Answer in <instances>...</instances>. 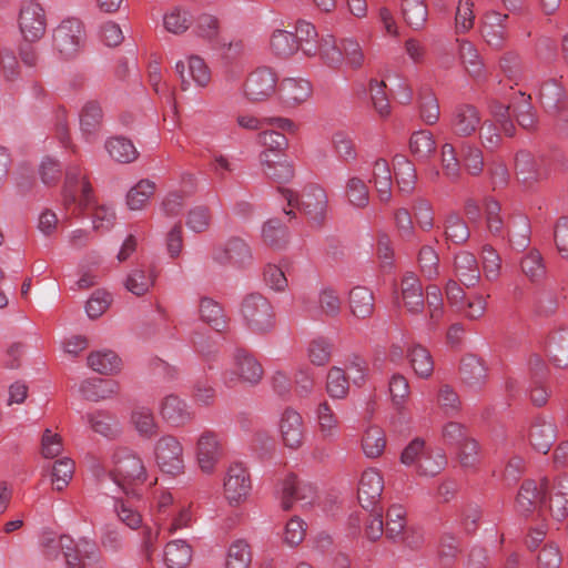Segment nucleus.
<instances>
[{"mask_svg":"<svg viewBox=\"0 0 568 568\" xmlns=\"http://www.w3.org/2000/svg\"><path fill=\"white\" fill-rule=\"evenodd\" d=\"M540 504H545L541 483L537 485L534 480H525L516 497L517 511L523 516H529Z\"/></svg>","mask_w":568,"mask_h":568,"instance_id":"28","label":"nucleus"},{"mask_svg":"<svg viewBox=\"0 0 568 568\" xmlns=\"http://www.w3.org/2000/svg\"><path fill=\"white\" fill-rule=\"evenodd\" d=\"M539 99L548 112H557L566 100V91L557 79H549L541 84Z\"/></svg>","mask_w":568,"mask_h":568,"instance_id":"37","label":"nucleus"},{"mask_svg":"<svg viewBox=\"0 0 568 568\" xmlns=\"http://www.w3.org/2000/svg\"><path fill=\"white\" fill-rule=\"evenodd\" d=\"M556 440V426L548 420H537L529 430V442L532 448L547 454Z\"/></svg>","mask_w":568,"mask_h":568,"instance_id":"31","label":"nucleus"},{"mask_svg":"<svg viewBox=\"0 0 568 568\" xmlns=\"http://www.w3.org/2000/svg\"><path fill=\"white\" fill-rule=\"evenodd\" d=\"M251 562L250 547L244 540H236L229 547L225 567L248 568Z\"/></svg>","mask_w":568,"mask_h":568,"instance_id":"60","label":"nucleus"},{"mask_svg":"<svg viewBox=\"0 0 568 568\" xmlns=\"http://www.w3.org/2000/svg\"><path fill=\"white\" fill-rule=\"evenodd\" d=\"M282 101L288 106L305 103L313 94L312 83L304 78H284L278 88Z\"/></svg>","mask_w":568,"mask_h":568,"instance_id":"20","label":"nucleus"},{"mask_svg":"<svg viewBox=\"0 0 568 568\" xmlns=\"http://www.w3.org/2000/svg\"><path fill=\"white\" fill-rule=\"evenodd\" d=\"M386 447V438L384 430L378 426H369L366 428L362 438V449L367 458L379 457Z\"/></svg>","mask_w":568,"mask_h":568,"instance_id":"45","label":"nucleus"},{"mask_svg":"<svg viewBox=\"0 0 568 568\" xmlns=\"http://www.w3.org/2000/svg\"><path fill=\"white\" fill-rule=\"evenodd\" d=\"M109 476L124 495L138 496L139 486L148 479V470L136 453L120 447L111 455Z\"/></svg>","mask_w":568,"mask_h":568,"instance_id":"1","label":"nucleus"},{"mask_svg":"<svg viewBox=\"0 0 568 568\" xmlns=\"http://www.w3.org/2000/svg\"><path fill=\"white\" fill-rule=\"evenodd\" d=\"M152 457L158 468L165 474L178 476L184 473V447L172 434L162 435L155 440Z\"/></svg>","mask_w":568,"mask_h":568,"instance_id":"4","label":"nucleus"},{"mask_svg":"<svg viewBox=\"0 0 568 568\" xmlns=\"http://www.w3.org/2000/svg\"><path fill=\"white\" fill-rule=\"evenodd\" d=\"M384 489V478L381 471L376 468H367L362 473L357 498L361 506L366 509H373L381 500Z\"/></svg>","mask_w":568,"mask_h":568,"instance_id":"18","label":"nucleus"},{"mask_svg":"<svg viewBox=\"0 0 568 568\" xmlns=\"http://www.w3.org/2000/svg\"><path fill=\"white\" fill-rule=\"evenodd\" d=\"M490 113L495 121L498 123V128L493 122H485L480 130V139L486 142H494L503 139L513 138L515 134V125L509 120L510 106L503 104L499 101H491L489 104Z\"/></svg>","mask_w":568,"mask_h":568,"instance_id":"14","label":"nucleus"},{"mask_svg":"<svg viewBox=\"0 0 568 568\" xmlns=\"http://www.w3.org/2000/svg\"><path fill=\"white\" fill-rule=\"evenodd\" d=\"M406 532V509L402 505H393L386 514L385 534L394 541L403 540Z\"/></svg>","mask_w":568,"mask_h":568,"instance_id":"42","label":"nucleus"},{"mask_svg":"<svg viewBox=\"0 0 568 568\" xmlns=\"http://www.w3.org/2000/svg\"><path fill=\"white\" fill-rule=\"evenodd\" d=\"M444 233L446 240L455 244L465 243L470 235L469 229L464 219L457 213H449L444 221Z\"/></svg>","mask_w":568,"mask_h":568,"instance_id":"49","label":"nucleus"},{"mask_svg":"<svg viewBox=\"0 0 568 568\" xmlns=\"http://www.w3.org/2000/svg\"><path fill=\"white\" fill-rule=\"evenodd\" d=\"M315 428L325 442H335L339 436V420L332 406L321 402L314 409Z\"/></svg>","mask_w":568,"mask_h":568,"instance_id":"22","label":"nucleus"},{"mask_svg":"<svg viewBox=\"0 0 568 568\" xmlns=\"http://www.w3.org/2000/svg\"><path fill=\"white\" fill-rule=\"evenodd\" d=\"M74 474V462L69 457L58 459L52 466V484L58 491L63 490Z\"/></svg>","mask_w":568,"mask_h":568,"instance_id":"59","label":"nucleus"},{"mask_svg":"<svg viewBox=\"0 0 568 568\" xmlns=\"http://www.w3.org/2000/svg\"><path fill=\"white\" fill-rule=\"evenodd\" d=\"M222 378L227 387L239 384L256 385L263 378V367L253 355L239 351L231 365L223 372Z\"/></svg>","mask_w":568,"mask_h":568,"instance_id":"6","label":"nucleus"},{"mask_svg":"<svg viewBox=\"0 0 568 568\" xmlns=\"http://www.w3.org/2000/svg\"><path fill=\"white\" fill-rule=\"evenodd\" d=\"M457 44L458 55L468 74L476 80L483 79L485 77V69L474 43L468 40L457 39Z\"/></svg>","mask_w":568,"mask_h":568,"instance_id":"34","label":"nucleus"},{"mask_svg":"<svg viewBox=\"0 0 568 568\" xmlns=\"http://www.w3.org/2000/svg\"><path fill=\"white\" fill-rule=\"evenodd\" d=\"M88 365L100 374H113L120 369L121 359L112 351H98L88 356Z\"/></svg>","mask_w":568,"mask_h":568,"instance_id":"47","label":"nucleus"},{"mask_svg":"<svg viewBox=\"0 0 568 568\" xmlns=\"http://www.w3.org/2000/svg\"><path fill=\"white\" fill-rule=\"evenodd\" d=\"M278 432L286 447L300 448L304 443L305 435L302 415L293 408H285L278 419Z\"/></svg>","mask_w":568,"mask_h":568,"instance_id":"19","label":"nucleus"},{"mask_svg":"<svg viewBox=\"0 0 568 568\" xmlns=\"http://www.w3.org/2000/svg\"><path fill=\"white\" fill-rule=\"evenodd\" d=\"M156 191V184L149 179H142L126 193L125 204L130 211L144 210Z\"/></svg>","mask_w":568,"mask_h":568,"instance_id":"32","label":"nucleus"},{"mask_svg":"<svg viewBox=\"0 0 568 568\" xmlns=\"http://www.w3.org/2000/svg\"><path fill=\"white\" fill-rule=\"evenodd\" d=\"M103 119V111L98 101H88L80 112L81 131L88 134L94 133Z\"/></svg>","mask_w":568,"mask_h":568,"instance_id":"51","label":"nucleus"},{"mask_svg":"<svg viewBox=\"0 0 568 568\" xmlns=\"http://www.w3.org/2000/svg\"><path fill=\"white\" fill-rule=\"evenodd\" d=\"M278 75L270 67H258L251 71L243 85L242 95L251 103L268 101L278 91Z\"/></svg>","mask_w":568,"mask_h":568,"instance_id":"5","label":"nucleus"},{"mask_svg":"<svg viewBox=\"0 0 568 568\" xmlns=\"http://www.w3.org/2000/svg\"><path fill=\"white\" fill-rule=\"evenodd\" d=\"M212 258L220 265L244 267L251 262L252 253L250 246L242 239L232 237L213 247Z\"/></svg>","mask_w":568,"mask_h":568,"instance_id":"16","label":"nucleus"},{"mask_svg":"<svg viewBox=\"0 0 568 568\" xmlns=\"http://www.w3.org/2000/svg\"><path fill=\"white\" fill-rule=\"evenodd\" d=\"M407 358L415 375L428 379L434 372V359L427 348L417 344L407 349Z\"/></svg>","mask_w":568,"mask_h":568,"instance_id":"35","label":"nucleus"},{"mask_svg":"<svg viewBox=\"0 0 568 568\" xmlns=\"http://www.w3.org/2000/svg\"><path fill=\"white\" fill-rule=\"evenodd\" d=\"M64 200L68 203L78 201L82 209H88L94 203L92 186L87 175L77 166L67 171Z\"/></svg>","mask_w":568,"mask_h":568,"instance_id":"15","label":"nucleus"},{"mask_svg":"<svg viewBox=\"0 0 568 568\" xmlns=\"http://www.w3.org/2000/svg\"><path fill=\"white\" fill-rule=\"evenodd\" d=\"M280 491L284 510H290L295 504L306 508L317 499L316 488L310 483L298 480L294 475H288L281 481Z\"/></svg>","mask_w":568,"mask_h":568,"instance_id":"11","label":"nucleus"},{"mask_svg":"<svg viewBox=\"0 0 568 568\" xmlns=\"http://www.w3.org/2000/svg\"><path fill=\"white\" fill-rule=\"evenodd\" d=\"M84 43V28L75 18L60 22L52 32L53 49L65 59L75 57Z\"/></svg>","mask_w":568,"mask_h":568,"instance_id":"7","label":"nucleus"},{"mask_svg":"<svg viewBox=\"0 0 568 568\" xmlns=\"http://www.w3.org/2000/svg\"><path fill=\"white\" fill-rule=\"evenodd\" d=\"M446 464L447 459L442 450H426L416 471L419 476L434 477L445 468Z\"/></svg>","mask_w":568,"mask_h":568,"instance_id":"50","label":"nucleus"},{"mask_svg":"<svg viewBox=\"0 0 568 568\" xmlns=\"http://www.w3.org/2000/svg\"><path fill=\"white\" fill-rule=\"evenodd\" d=\"M159 414L165 423L173 427H184L195 417L187 402L174 394L162 398L159 404Z\"/></svg>","mask_w":568,"mask_h":568,"instance_id":"17","label":"nucleus"},{"mask_svg":"<svg viewBox=\"0 0 568 568\" xmlns=\"http://www.w3.org/2000/svg\"><path fill=\"white\" fill-rule=\"evenodd\" d=\"M252 489L251 478L247 469L240 463H234L227 468L224 480V497L232 506L244 503Z\"/></svg>","mask_w":568,"mask_h":568,"instance_id":"13","label":"nucleus"},{"mask_svg":"<svg viewBox=\"0 0 568 568\" xmlns=\"http://www.w3.org/2000/svg\"><path fill=\"white\" fill-rule=\"evenodd\" d=\"M521 274L534 284L541 283L547 277V266L537 248L527 251L519 261Z\"/></svg>","mask_w":568,"mask_h":568,"instance_id":"30","label":"nucleus"},{"mask_svg":"<svg viewBox=\"0 0 568 568\" xmlns=\"http://www.w3.org/2000/svg\"><path fill=\"white\" fill-rule=\"evenodd\" d=\"M63 557L67 568H91L100 561L101 554L94 539L70 537L64 539Z\"/></svg>","mask_w":568,"mask_h":568,"instance_id":"8","label":"nucleus"},{"mask_svg":"<svg viewBox=\"0 0 568 568\" xmlns=\"http://www.w3.org/2000/svg\"><path fill=\"white\" fill-rule=\"evenodd\" d=\"M282 196L291 207L303 212L312 222L321 224L327 213V195L318 185L307 186L301 196L290 189H281Z\"/></svg>","mask_w":568,"mask_h":568,"instance_id":"2","label":"nucleus"},{"mask_svg":"<svg viewBox=\"0 0 568 568\" xmlns=\"http://www.w3.org/2000/svg\"><path fill=\"white\" fill-rule=\"evenodd\" d=\"M131 423L142 437L151 438L158 433V423L148 407L135 408L131 414Z\"/></svg>","mask_w":568,"mask_h":568,"instance_id":"48","label":"nucleus"},{"mask_svg":"<svg viewBox=\"0 0 568 568\" xmlns=\"http://www.w3.org/2000/svg\"><path fill=\"white\" fill-rule=\"evenodd\" d=\"M199 313L201 320L215 331L221 332L226 327L224 312L216 301L210 297H202L199 305Z\"/></svg>","mask_w":568,"mask_h":568,"instance_id":"43","label":"nucleus"},{"mask_svg":"<svg viewBox=\"0 0 568 568\" xmlns=\"http://www.w3.org/2000/svg\"><path fill=\"white\" fill-rule=\"evenodd\" d=\"M348 304L354 316L369 317L374 311V295L365 286H355L349 292Z\"/></svg>","mask_w":568,"mask_h":568,"instance_id":"38","label":"nucleus"},{"mask_svg":"<svg viewBox=\"0 0 568 568\" xmlns=\"http://www.w3.org/2000/svg\"><path fill=\"white\" fill-rule=\"evenodd\" d=\"M341 300L335 290L331 287H324L320 291L317 297L316 311L318 314L334 317L341 312Z\"/></svg>","mask_w":568,"mask_h":568,"instance_id":"61","label":"nucleus"},{"mask_svg":"<svg viewBox=\"0 0 568 568\" xmlns=\"http://www.w3.org/2000/svg\"><path fill=\"white\" fill-rule=\"evenodd\" d=\"M547 351L555 366L568 367V327L556 329L549 335Z\"/></svg>","mask_w":568,"mask_h":568,"instance_id":"33","label":"nucleus"},{"mask_svg":"<svg viewBox=\"0 0 568 568\" xmlns=\"http://www.w3.org/2000/svg\"><path fill=\"white\" fill-rule=\"evenodd\" d=\"M270 49L278 58H290L298 51V43L293 32L276 29L270 37Z\"/></svg>","mask_w":568,"mask_h":568,"instance_id":"40","label":"nucleus"},{"mask_svg":"<svg viewBox=\"0 0 568 568\" xmlns=\"http://www.w3.org/2000/svg\"><path fill=\"white\" fill-rule=\"evenodd\" d=\"M395 178L402 192L413 191L416 182L415 168L405 156L395 158Z\"/></svg>","mask_w":568,"mask_h":568,"instance_id":"56","label":"nucleus"},{"mask_svg":"<svg viewBox=\"0 0 568 568\" xmlns=\"http://www.w3.org/2000/svg\"><path fill=\"white\" fill-rule=\"evenodd\" d=\"M267 122L274 128L273 130H263L260 134L262 142H277L278 139H302V124L288 118L276 116L268 118Z\"/></svg>","mask_w":568,"mask_h":568,"instance_id":"27","label":"nucleus"},{"mask_svg":"<svg viewBox=\"0 0 568 568\" xmlns=\"http://www.w3.org/2000/svg\"><path fill=\"white\" fill-rule=\"evenodd\" d=\"M459 146L460 162L470 174H478L484 166L483 152L478 144H457Z\"/></svg>","mask_w":568,"mask_h":568,"instance_id":"62","label":"nucleus"},{"mask_svg":"<svg viewBox=\"0 0 568 568\" xmlns=\"http://www.w3.org/2000/svg\"><path fill=\"white\" fill-rule=\"evenodd\" d=\"M541 490L551 516L557 520L565 519L568 516V475L561 474L551 480L542 478Z\"/></svg>","mask_w":568,"mask_h":568,"instance_id":"12","label":"nucleus"},{"mask_svg":"<svg viewBox=\"0 0 568 568\" xmlns=\"http://www.w3.org/2000/svg\"><path fill=\"white\" fill-rule=\"evenodd\" d=\"M320 58L325 65L339 68L343 63L342 43L337 44L333 36L323 37L320 40Z\"/></svg>","mask_w":568,"mask_h":568,"instance_id":"54","label":"nucleus"},{"mask_svg":"<svg viewBox=\"0 0 568 568\" xmlns=\"http://www.w3.org/2000/svg\"><path fill=\"white\" fill-rule=\"evenodd\" d=\"M118 389L116 382L103 378L84 381L80 386L83 397L92 402L110 398L118 393Z\"/></svg>","mask_w":568,"mask_h":568,"instance_id":"36","label":"nucleus"},{"mask_svg":"<svg viewBox=\"0 0 568 568\" xmlns=\"http://www.w3.org/2000/svg\"><path fill=\"white\" fill-rule=\"evenodd\" d=\"M373 182L379 200L388 202L392 199V173L388 163L384 159H378L374 163Z\"/></svg>","mask_w":568,"mask_h":568,"instance_id":"44","label":"nucleus"},{"mask_svg":"<svg viewBox=\"0 0 568 568\" xmlns=\"http://www.w3.org/2000/svg\"><path fill=\"white\" fill-rule=\"evenodd\" d=\"M500 69L505 77L515 85H529L531 77L524 70L520 59L511 52L505 53L500 59Z\"/></svg>","mask_w":568,"mask_h":568,"instance_id":"41","label":"nucleus"},{"mask_svg":"<svg viewBox=\"0 0 568 568\" xmlns=\"http://www.w3.org/2000/svg\"><path fill=\"white\" fill-rule=\"evenodd\" d=\"M154 281L152 270L134 268L128 274L124 285L130 293L142 296L154 285Z\"/></svg>","mask_w":568,"mask_h":568,"instance_id":"46","label":"nucleus"},{"mask_svg":"<svg viewBox=\"0 0 568 568\" xmlns=\"http://www.w3.org/2000/svg\"><path fill=\"white\" fill-rule=\"evenodd\" d=\"M509 240L517 250H525L530 243V223L520 215L509 222Z\"/></svg>","mask_w":568,"mask_h":568,"instance_id":"55","label":"nucleus"},{"mask_svg":"<svg viewBox=\"0 0 568 568\" xmlns=\"http://www.w3.org/2000/svg\"><path fill=\"white\" fill-rule=\"evenodd\" d=\"M480 115L470 104H460L455 108L450 121L452 130L460 138L470 136L478 129Z\"/></svg>","mask_w":568,"mask_h":568,"instance_id":"24","label":"nucleus"},{"mask_svg":"<svg viewBox=\"0 0 568 568\" xmlns=\"http://www.w3.org/2000/svg\"><path fill=\"white\" fill-rule=\"evenodd\" d=\"M192 23V16L186 9L174 7L163 17V26L165 30L173 34L185 32Z\"/></svg>","mask_w":568,"mask_h":568,"instance_id":"53","label":"nucleus"},{"mask_svg":"<svg viewBox=\"0 0 568 568\" xmlns=\"http://www.w3.org/2000/svg\"><path fill=\"white\" fill-rule=\"evenodd\" d=\"M349 384L345 371L339 367H332L326 379V392L335 399H343L348 394Z\"/></svg>","mask_w":568,"mask_h":568,"instance_id":"57","label":"nucleus"},{"mask_svg":"<svg viewBox=\"0 0 568 568\" xmlns=\"http://www.w3.org/2000/svg\"><path fill=\"white\" fill-rule=\"evenodd\" d=\"M192 559L191 546L182 539L166 544L164 548V562L169 568H184Z\"/></svg>","mask_w":568,"mask_h":568,"instance_id":"39","label":"nucleus"},{"mask_svg":"<svg viewBox=\"0 0 568 568\" xmlns=\"http://www.w3.org/2000/svg\"><path fill=\"white\" fill-rule=\"evenodd\" d=\"M140 493L138 496L125 495V497L113 498V511L116 518L126 527L138 529L142 526L143 517L136 505L140 501Z\"/></svg>","mask_w":568,"mask_h":568,"instance_id":"23","label":"nucleus"},{"mask_svg":"<svg viewBox=\"0 0 568 568\" xmlns=\"http://www.w3.org/2000/svg\"><path fill=\"white\" fill-rule=\"evenodd\" d=\"M402 13L412 28L418 29L426 22L428 10L425 0H402Z\"/></svg>","mask_w":568,"mask_h":568,"instance_id":"52","label":"nucleus"},{"mask_svg":"<svg viewBox=\"0 0 568 568\" xmlns=\"http://www.w3.org/2000/svg\"><path fill=\"white\" fill-rule=\"evenodd\" d=\"M419 115L420 119L428 125H433L439 120V103L430 90H426L420 93Z\"/></svg>","mask_w":568,"mask_h":568,"instance_id":"63","label":"nucleus"},{"mask_svg":"<svg viewBox=\"0 0 568 568\" xmlns=\"http://www.w3.org/2000/svg\"><path fill=\"white\" fill-rule=\"evenodd\" d=\"M242 317L250 331L264 334L272 331L276 318L272 304L258 293L248 294L242 302Z\"/></svg>","mask_w":568,"mask_h":568,"instance_id":"3","label":"nucleus"},{"mask_svg":"<svg viewBox=\"0 0 568 568\" xmlns=\"http://www.w3.org/2000/svg\"><path fill=\"white\" fill-rule=\"evenodd\" d=\"M19 31L23 40L39 41L47 30V17L41 4L23 1L18 17Z\"/></svg>","mask_w":568,"mask_h":568,"instance_id":"10","label":"nucleus"},{"mask_svg":"<svg viewBox=\"0 0 568 568\" xmlns=\"http://www.w3.org/2000/svg\"><path fill=\"white\" fill-rule=\"evenodd\" d=\"M224 454L220 435L211 429L203 430L195 443V460L204 474H212Z\"/></svg>","mask_w":568,"mask_h":568,"instance_id":"9","label":"nucleus"},{"mask_svg":"<svg viewBox=\"0 0 568 568\" xmlns=\"http://www.w3.org/2000/svg\"><path fill=\"white\" fill-rule=\"evenodd\" d=\"M507 14L490 11L483 17L480 33L488 45L500 49L507 38Z\"/></svg>","mask_w":568,"mask_h":568,"instance_id":"21","label":"nucleus"},{"mask_svg":"<svg viewBox=\"0 0 568 568\" xmlns=\"http://www.w3.org/2000/svg\"><path fill=\"white\" fill-rule=\"evenodd\" d=\"M463 383L471 389H480L487 381V367L481 358L468 354L463 357L459 367Z\"/></svg>","mask_w":568,"mask_h":568,"instance_id":"26","label":"nucleus"},{"mask_svg":"<svg viewBox=\"0 0 568 568\" xmlns=\"http://www.w3.org/2000/svg\"><path fill=\"white\" fill-rule=\"evenodd\" d=\"M454 275L465 286H475L480 280V268L476 256L468 251H460L454 257Z\"/></svg>","mask_w":568,"mask_h":568,"instance_id":"25","label":"nucleus"},{"mask_svg":"<svg viewBox=\"0 0 568 568\" xmlns=\"http://www.w3.org/2000/svg\"><path fill=\"white\" fill-rule=\"evenodd\" d=\"M88 420L91 425V428L106 437L114 438L119 435L120 429L115 419L104 413L98 412L88 416Z\"/></svg>","mask_w":568,"mask_h":568,"instance_id":"64","label":"nucleus"},{"mask_svg":"<svg viewBox=\"0 0 568 568\" xmlns=\"http://www.w3.org/2000/svg\"><path fill=\"white\" fill-rule=\"evenodd\" d=\"M262 237L267 245L281 248L287 242L288 231L278 220H268L263 225Z\"/></svg>","mask_w":568,"mask_h":568,"instance_id":"58","label":"nucleus"},{"mask_svg":"<svg viewBox=\"0 0 568 568\" xmlns=\"http://www.w3.org/2000/svg\"><path fill=\"white\" fill-rule=\"evenodd\" d=\"M402 298L409 313L417 314L424 308L423 287L414 273H407L402 280Z\"/></svg>","mask_w":568,"mask_h":568,"instance_id":"29","label":"nucleus"}]
</instances>
